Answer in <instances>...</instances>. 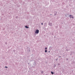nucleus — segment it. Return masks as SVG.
Wrapping results in <instances>:
<instances>
[{"instance_id": "obj_3", "label": "nucleus", "mask_w": 75, "mask_h": 75, "mask_svg": "<svg viewBox=\"0 0 75 75\" xmlns=\"http://www.w3.org/2000/svg\"><path fill=\"white\" fill-rule=\"evenodd\" d=\"M48 24L49 25H50V26H52V25H53V24H52V23H49Z\"/></svg>"}, {"instance_id": "obj_25", "label": "nucleus", "mask_w": 75, "mask_h": 75, "mask_svg": "<svg viewBox=\"0 0 75 75\" xmlns=\"http://www.w3.org/2000/svg\"><path fill=\"white\" fill-rule=\"evenodd\" d=\"M50 15H51V14H50Z\"/></svg>"}, {"instance_id": "obj_18", "label": "nucleus", "mask_w": 75, "mask_h": 75, "mask_svg": "<svg viewBox=\"0 0 75 75\" xmlns=\"http://www.w3.org/2000/svg\"><path fill=\"white\" fill-rule=\"evenodd\" d=\"M51 47H49V48H51Z\"/></svg>"}, {"instance_id": "obj_13", "label": "nucleus", "mask_w": 75, "mask_h": 75, "mask_svg": "<svg viewBox=\"0 0 75 75\" xmlns=\"http://www.w3.org/2000/svg\"><path fill=\"white\" fill-rule=\"evenodd\" d=\"M72 18H74V16H72V17H71Z\"/></svg>"}, {"instance_id": "obj_15", "label": "nucleus", "mask_w": 75, "mask_h": 75, "mask_svg": "<svg viewBox=\"0 0 75 75\" xmlns=\"http://www.w3.org/2000/svg\"><path fill=\"white\" fill-rule=\"evenodd\" d=\"M5 68H7L8 67H7L5 66Z\"/></svg>"}, {"instance_id": "obj_2", "label": "nucleus", "mask_w": 75, "mask_h": 75, "mask_svg": "<svg viewBox=\"0 0 75 75\" xmlns=\"http://www.w3.org/2000/svg\"><path fill=\"white\" fill-rule=\"evenodd\" d=\"M37 65V62H34V63L33 64V67H35Z\"/></svg>"}, {"instance_id": "obj_20", "label": "nucleus", "mask_w": 75, "mask_h": 75, "mask_svg": "<svg viewBox=\"0 0 75 75\" xmlns=\"http://www.w3.org/2000/svg\"><path fill=\"white\" fill-rule=\"evenodd\" d=\"M61 56L59 57V58H61Z\"/></svg>"}, {"instance_id": "obj_21", "label": "nucleus", "mask_w": 75, "mask_h": 75, "mask_svg": "<svg viewBox=\"0 0 75 75\" xmlns=\"http://www.w3.org/2000/svg\"><path fill=\"white\" fill-rule=\"evenodd\" d=\"M49 52H50V51H49Z\"/></svg>"}, {"instance_id": "obj_10", "label": "nucleus", "mask_w": 75, "mask_h": 75, "mask_svg": "<svg viewBox=\"0 0 75 75\" xmlns=\"http://www.w3.org/2000/svg\"><path fill=\"white\" fill-rule=\"evenodd\" d=\"M54 15H55V16H56V15H57V12H56V13H54Z\"/></svg>"}, {"instance_id": "obj_23", "label": "nucleus", "mask_w": 75, "mask_h": 75, "mask_svg": "<svg viewBox=\"0 0 75 75\" xmlns=\"http://www.w3.org/2000/svg\"><path fill=\"white\" fill-rule=\"evenodd\" d=\"M65 16H67L65 15Z\"/></svg>"}, {"instance_id": "obj_5", "label": "nucleus", "mask_w": 75, "mask_h": 75, "mask_svg": "<svg viewBox=\"0 0 75 75\" xmlns=\"http://www.w3.org/2000/svg\"><path fill=\"white\" fill-rule=\"evenodd\" d=\"M25 28H28V26H27V25L25 26Z\"/></svg>"}, {"instance_id": "obj_14", "label": "nucleus", "mask_w": 75, "mask_h": 75, "mask_svg": "<svg viewBox=\"0 0 75 75\" xmlns=\"http://www.w3.org/2000/svg\"><path fill=\"white\" fill-rule=\"evenodd\" d=\"M45 50H47V47H45Z\"/></svg>"}, {"instance_id": "obj_9", "label": "nucleus", "mask_w": 75, "mask_h": 75, "mask_svg": "<svg viewBox=\"0 0 75 75\" xmlns=\"http://www.w3.org/2000/svg\"><path fill=\"white\" fill-rule=\"evenodd\" d=\"M45 52H47V50H45Z\"/></svg>"}, {"instance_id": "obj_16", "label": "nucleus", "mask_w": 75, "mask_h": 75, "mask_svg": "<svg viewBox=\"0 0 75 75\" xmlns=\"http://www.w3.org/2000/svg\"><path fill=\"white\" fill-rule=\"evenodd\" d=\"M41 24H42V25H43V23H41Z\"/></svg>"}, {"instance_id": "obj_4", "label": "nucleus", "mask_w": 75, "mask_h": 75, "mask_svg": "<svg viewBox=\"0 0 75 75\" xmlns=\"http://www.w3.org/2000/svg\"><path fill=\"white\" fill-rule=\"evenodd\" d=\"M69 16L70 18H72V15H70Z\"/></svg>"}, {"instance_id": "obj_22", "label": "nucleus", "mask_w": 75, "mask_h": 75, "mask_svg": "<svg viewBox=\"0 0 75 75\" xmlns=\"http://www.w3.org/2000/svg\"><path fill=\"white\" fill-rule=\"evenodd\" d=\"M57 59H56V61H57Z\"/></svg>"}, {"instance_id": "obj_8", "label": "nucleus", "mask_w": 75, "mask_h": 75, "mask_svg": "<svg viewBox=\"0 0 75 75\" xmlns=\"http://www.w3.org/2000/svg\"><path fill=\"white\" fill-rule=\"evenodd\" d=\"M51 73L52 74H54L53 72H52V71H51Z\"/></svg>"}, {"instance_id": "obj_24", "label": "nucleus", "mask_w": 75, "mask_h": 75, "mask_svg": "<svg viewBox=\"0 0 75 75\" xmlns=\"http://www.w3.org/2000/svg\"><path fill=\"white\" fill-rule=\"evenodd\" d=\"M66 17H67V16H66Z\"/></svg>"}, {"instance_id": "obj_12", "label": "nucleus", "mask_w": 75, "mask_h": 75, "mask_svg": "<svg viewBox=\"0 0 75 75\" xmlns=\"http://www.w3.org/2000/svg\"><path fill=\"white\" fill-rule=\"evenodd\" d=\"M41 73L42 74H43V73H44V72H43V71H42L41 72Z\"/></svg>"}, {"instance_id": "obj_17", "label": "nucleus", "mask_w": 75, "mask_h": 75, "mask_svg": "<svg viewBox=\"0 0 75 75\" xmlns=\"http://www.w3.org/2000/svg\"><path fill=\"white\" fill-rule=\"evenodd\" d=\"M5 44H7V42H5Z\"/></svg>"}, {"instance_id": "obj_11", "label": "nucleus", "mask_w": 75, "mask_h": 75, "mask_svg": "<svg viewBox=\"0 0 75 75\" xmlns=\"http://www.w3.org/2000/svg\"><path fill=\"white\" fill-rule=\"evenodd\" d=\"M58 65H60V64L58 63Z\"/></svg>"}, {"instance_id": "obj_19", "label": "nucleus", "mask_w": 75, "mask_h": 75, "mask_svg": "<svg viewBox=\"0 0 75 75\" xmlns=\"http://www.w3.org/2000/svg\"><path fill=\"white\" fill-rule=\"evenodd\" d=\"M67 59V60H68V59H67H67Z\"/></svg>"}, {"instance_id": "obj_7", "label": "nucleus", "mask_w": 75, "mask_h": 75, "mask_svg": "<svg viewBox=\"0 0 75 75\" xmlns=\"http://www.w3.org/2000/svg\"><path fill=\"white\" fill-rule=\"evenodd\" d=\"M56 67V65H55V64H54V68H55V67Z\"/></svg>"}, {"instance_id": "obj_6", "label": "nucleus", "mask_w": 75, "mask_h": 75, "mask_svg": "<svg viewBox=\"0 0 75 75\" xmlns=\"http://www.w3.org/2000/svg\"><path fill=\"white\" fill-rule=\"evenodd\" d=\"M28 51H29V52H30V48H29V50H28Z\"/></svg>"}, {"instance_id": "obj_1", "label": "nucleus", "mask_w": 75, "mask_h": 75, "mask_svg": "<svg viewBox=\"0 0 75 75\" xmlns=\"http://www.w3.org/2000/svg\"><path fill=\"white\" fill-rule=\"evenodd\" d=\"M35 34H38L39 33V30L37 29L35 32Z\"/></svg>"}]
</instances>
